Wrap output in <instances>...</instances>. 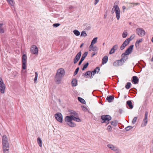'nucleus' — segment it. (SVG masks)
<instances>
[{
	"mask_svg": "<svg viewBox=\"0 0 153 153\" xmlns=\"http://www.w3.org/2000/svg\"><path fill=\"white\" fill-rule=\"evenodd\" d=\"M69 111L71 115L70 116H66L65 118V121L67 124L70 127H74L76 126V124L72 121L80 122L81 120L79 118L78 113L76 111L72 110H70Z\"/></svg>",
	"mask_w": 153,
	"mask_h": 153,
	"instance_id": "1",
	"label": "nucleus"
},
{
	"mask_svg": "<svg viewBox=\"0 0 153 153\" xmlns=\"http://www.w3.org/2000/svg\"><path fill=\"white\" fill-rule=\"evenodd\" d=\"M65 71L62 68L58 69L55 76L54 81L56 84H59L61 83L62 79L64 76Z\"/></svg>",
	"mask_w": 153,
	"mask_h": 153,
	"instance_id": "2",
	"label": "nucleus"
},
{
	"mask_svg": "<svg viewBox=\"0 0 153 153\" xmlns=\"http://www.w3.org/2000/svg\"><path fill=\"white\" fill-rule=\"evenodd\" d=\"M3 149L4 153H9L10 149L9 144L7 136L4 135L2 137Z\"/></svg>",
	"mask_w": 153,
	"mask_h": 153,
	"instance_id": "3",
	"label": "nucleus"
},
{
	"mask_svg": "<svg viewBox=\"0 0 153 153\" xmlns=\"http://www.w3.org/2000/svg\"><path fill=\"white\" fill-rule=\"evenodd\" d=\"M119 3V1H115L114 3L113 7L111 10V13L113 14L115 12L117 20H119L120 16V11L118 4Z\"/></svg>",
	"mask_w": 153,
	"mask_h": 153,
	"instance_id": "4",
	"label": "nucleus"
},
{
	"mask_svg": "<svg viewBox=\"0 0 153 153\" xmlns=\"http://www.w3.org/2000/svg\"><path fill=\"white\" fill-rule=\"evenodd\" d=\"M101 118L103 121L102 122V123H106L107 125L109 123V121L111 119V117L109 115H103L101 117Z\"/></svg>",
	"mask_w": 153,
	"mask_h": 153,
	"instance_id": "5",
	"label": "nucleus"
},
{
	"mask_svg": "<svg viewBox=\"0 0 153 153\" xmlns=\"http://www.w3.org/2000/svg\"><path fill=\"white\" fill-rule=\"evenodd\" d=\"M107 147L111 150L115 152L116 153H120V150L116 146L111 144L107 145Z\"/></svg>",
	"mask_w": 153,
	"mask_h": 153,
	"instance_id": "6",
	"label": "nucleus"
},
{
	"mask_svg": "<svg viewBox=\"0 0 153 153\" xmlns=\"http://www.w3.org/2000/svg\"><path fill=\"white\" fill-rule=\"evenodd\" d=\"M5 88V85L2 79L0 77V91L1 93H4Z\"/></svg>",
	"mask_w": 153,
	"mask_h": 153,
	"instance_id": "7",
	"label": "nucleus"
},
{
	"mask_svg": "<svg viewBox=\"0 0 153 153\" xmlns=\"http://www.w3.org/2000/svg\"><path fill=\"white\" fill-rule=\"evenodd\" d=\"M27 57L26 54H24L22 57V68L23 69H25L27 67Z\"/></svg>",
	"mask_w": 153,
	"mask_h": 153,
	"instance_id": "8",
	"label": "nucleus"
},
{
	"mask_svg": "<svg viewBox=\"0 0 153 153\" xmlns=\"http://www.w3.org/2000/svg\"><path fill=\"white\" fill-rule=\"evenodd\" d=\"M136 32L137 34L140 37L144 36L145 34V31L142 28H137L136 30Z\"/></svg>",
	"mask_w": 153,
	"mask_h": 153,
	"instance_id": "9",
	"label": "nucleus"
},
{
	"mask_svg": "<svg viewBox=\"0 0 153 153\" xmlns=\"http://www.w3.org/2000/svg\"><path fill=\"white\" fill-rule=\"evenodd\" d=\"M55 117L59 122L62 123L63 120V117L62 114L60 113H57L55 114Z\"/></svg>",
	"mask_w": 153,
	"mask_h": 153,
	"instance_id": "10",
	"label": "nucleus"
},
{
	"mask_svg": "<svg viewBox=\"0 0 153 153\" xmlns=\"http://www.w3.org/2000/svg\"><path fill=\"white\" fill-rule=\"evenodd\" d=\"M148 112L146 111L145 112L144 118L143 120V123L141 124V127H144L146 125L148 122Z\"/></svg>",
	"mask_w": 153,
	"mask_h": 153,
	"instance_id": "11",
	"label": "nucleus"
},
{
	"mask_svg": "<svg viewBox=\"0 0 153 153\" xmlns=\"http://www.w3.org/2000/svg\"><path fill=\"white\" fill-rule=\"evenodd\" d=\"M30 51L33 54H37L38 53V48L36 45L32 46L30 48Z\"/></svg>",
	"mask_w": 153,
	"mask_h": 153,
	"instance_id": "12",
	"label": "nucleus"
},
{
	"mask_svg": "<svg viewBox=\"0 0 153 153\" xmlns=\"http://www.w3.org/2000/svg\"><path fill=\"white\" fill-rule=\"evenodd\" d=\"M82 52L81 51L79 52L76 56L75 58L74 59V64L76 63L79 59L81 55Z\"/></svg>",
	"mask_w": 153,
	"mask_h": 153,
	"instance_id": "13",
	"label": "nucleus"
},
{
	"mask_svg": "<svg viewBox=\"0 0 153 153\" xmlns=\"http://www.w3.org/2000/svg\"><path fill=\"white\" fill-rule=\"evenodd\" d=\"M134 45H131L127 48V49L125 51V54L128 55L131 53L132 52L133 49Z\"/></svg>",
	"mask_w": 153,
	"mask_h": 153,
	"instance_id": "14",
	"label": "nucleus"
},
{
	"mask_svg": "<svg viewBox=\"0 0 153 153\" xmlns=\"http://www.w3.org/2000/svg\"><path fill=\"white\" fill-rule=\"evenodd\" d=\"M88 54V52H85L82 55V57L80 59V61H79L78 65H80L82 63V62L84 60L85 57L87 56Z\"/></svg>",
	"mask_w": 153,
	"mask_h": 153,
	"instance_id": "15",
	"label": "nucleus"
},
{
	"mask_svg": "<svg viewBox=\"0 0 153 153\" xmlns=\"http://www.w3.org/2000/svg\"><path fill=\"white\" fill-rule=\"evenodd\" d=\"M117 48L118 45H114L110 51L109 52V54H111L114 53L115 51L117 50Z\"/></svg>",
	"mask_w": 153,
	"mask_h": 153,
	"instance_id": "16",
	"label": "nucleus"
},
{
	"mask_svg": "<svg viewBox=\"0 0 153 153\" xmlns=\"http://www.w3.org/2000/svg\"><path fill=\"white\" fill-rule=\"evenodd\" d=\"M127 55L125 54L124 53H123L121 55V57L122 58L121 59L124 62H125L126 60L128 59V57Z\"/></svg>",
	"mask_w": 153,
	"mask_h": 153,
	"instance_id": "17",
	"label": "nucleus"
},
{
	"mask_svg": "<svg viewBox=\"0 0 153 153\" xmlns=\"http://www.w3.org/2000/svg\"><path fill=\"white\" fill-rule=\"evenodd\" d=\"M139 81V79L136 76H134L132 77V82H134V84H137Z\"/></svg>",
	"mask_w": 153,
	"mask_h": 153,
	"instance_id": "18",
	"label": "nucleus"
},
{
	"mask_svg": "<svg viewBox=\"0 0 153 153\" xmlns=\"http://www.w3.org/2000/svg\"><path fill=\"white\" fill-rule=\"evenodd\" d=\"M108 60V57L105 56L103 58L102 60V64L104 65L105 64Z\"/></svg>",
	"mask_w": 153,
	"mask_h": 153,
	"instance_id": "19",
	"label": "nucleus"
},
{
	"mask_svg": "<svg viewBox=\"0 0 153 153\" xmlns=\"http://www.w3.org/2000/svg\"><path fill=\"white\" fill-rule=\"evenodd\" d=\"M114 97L112 96H108L106 98V100H108V102H111L114 99Z\"/></svg>",
	"mask_w": 153,
	"mask_h": 153,
	"instance_id": "20",
	"label": "nucleus"
},
{
	"mask_svg": "<svg viewBox=\"0 0 153 153\" xmlns=\"http://www.w3.org/2000/svg\"><path fill=\"white\" fill-rule=\"evenodd\" d=\"M71 84L72 86H76L77 85V80L76 79H73L71 81Z\"/></svg>",
	"mask_w": 153,
	"mask_h": 153,
	"instance_id": "21",
	"label": "nucleus"
},
{
	"mask_svg": "<svg viewBox=\"0 0 153 153\" xmlns=\"http://www.w3.org/2000/svg\"><path fill=\"white\" fill-rule=\"evenodd\" d=\"M132 36V35L131 36L130 38L126 39L123 42V43L126 46L128 45L129 44V42L131 40V38Z\"/></svg>",
	"mask_w": 153,
	"mask_h": 153,
	"instance_id": "22",
	"label": "nucleus"
},
{
	"mask_svg": "<svg viewBox=\"0 0 153 153\" xmlns=\"http://www.w3.org/2000/svg\"><path fill=\"white\" fill-rule=\"evenodd\" d=\"M8 3L12 6H14L15 2L14 0H6Z\"/></svg>",
	"mask_w": 153,
	"mask_h": 153,
	"instance_id": "23",
	"label": "nucleus"
},
{
	"mask_svg": "<svg viewBox=\"0 0 153 153\" xmlns=\"http://www.w3.org/2000/svg\"><path fill=\"white\" fill-rule=\"evenodd\" d=\"M142 39H141L139 40H137L135 44V46L137 48L139 46V44L142 41Z\"/></svg>",
	"mask_w": 153,
	"mask_h": 153,
	"instance_id": "24",
	"label": "nucleus"
},
{
	"mask_svg": "<svg viewBox=\"0 0 153 153\" xmlns=\"http://www.w3.org/2000/svg\"><path fill=\"white\" fill-rule=\"evenodd\" d=\"M78 100L80 101V102L84 104H85L86 102L85 100L83 98L80 97H78Z\"/></svg>",
	"mask_w": 153,
	"mask_h": 153,
	"instance_id": "25",
	"label": "nucleus"
},
{
	"mask_svg": "<svg viewBox=\"0 0 153 153\" xmlns=\"http://www.w3.org/2000/svg\"><path fill=\"white\" fill-rule=\"evenodd\" d=\"M127 104L129 106L131 109L133 108V106L132 105V102L131 100H128L127 102Z\"/></svg>",
	"mask_w": 153,
	"mask_h": 153,
	"instance_id": "26",
	"label": "nucleus"
},
{
	"mask_svg": "<svg viewBox=\"0 0 153 153\" xmlns=\"http://www.w3.org/2000/svg\"><path fill=\"white\" fill-rule=\"evenodd\" d=\"M38 143L39 144V146L41 147L42 146V141L41 139L38 137L37 139Z\"/></svg>",
	"mask_w": 153,
	"mask_h": 153,
	"instance_id": "27",
	"label": "nucleus"
},
{
	"mask_svg": "<svg viewBox=\"0 0 153 153\" xmlns=\"http://www.w3.org/2000/svg\"><path fill=\"white\" fill-rule=\"evenodd\" d=\"M73 33L76 36H79L80 34V32L77 30H75L73 31Z\"/></svg>",
	"mask_w": 153,
	"mask_h": 153,
	"instance_id": "28",
	"label": "nucleus"
},
{
	"mask_svg": "<svg viewBox=\"0 0 153 153\" xmlns=\"http://www.w3.org/2000/svg\"><path fill=\"white\" fill-rule=\"evenodd\" d=\"M117 61L118 63L119 66L122 65L125 62L121 59L120 60H118Z\"/></svg>",
	"mask_w": 153,
	"mask_h": 153,
	"instance_id": "29",
	"label": "nucleus"
},
{
	"mask_svg": "<svg viewBox=\"0 0 153 153\" xmlns=\"http://www.w3.org/2000/svg\"><path fill=\"white\" fill-rule=\"evenodd\" d=\"M87 36V34L86 33V32L84 30H83L81 33V34L80 35L81 36H84L86 37Z\"/></svg>",
	"mask_w": 153,
	"mask_h": 153,
	"instance_id": "30",
	"label": "nucleus"
},
{
	"mask_svg": "<svg viewBox=\"0 0 153 153\" xmlns=\"http://www.w3.org/2000/svg\"><path fill=\"white\" fill-rule=\"evenodd\" d=\"M131 85V82H128L127 83L126 85L125 88L127 89H128L130 88Z\"/></svg>",
	"mask_w": 153,
	"mask_h": 153,
	"instance_id": "31",
	"label": "nucleus"
},
{
	"mask_svg": "<svg viewBox=\"0 0 153 153\" xmlns=\"http://www.w3.org/2000/svg\"><path fill=\"white\" fill-rule=\"evenodd\" d=\"M117 121L116 120L111 121V125L114 126H116L117 125Z\"/></svg>",
	"mask_w": 153,
	"mask_h": 153,
	"instance_id": "32",
	"label": "nucleus"
},
{
	"mask_svg": "<svg viewBox=\"0 0 153 153\" xmlns=\"http://www.w3.org/2000/svg\"><path fill=\"white\" fill-rule=\"evenodd\" d=\"M35 78L34 79V82L35 83L36 82L37 80V79L38 76V74L37 72H35Z\"/></svg>",
	"mask_w": 153,
	"mask_h": 153,
	"instance_id": "33",
	"label": "nucleus"
},
{
	"mask_svg": "<svg viewBox=\"0 0 153 153\" xmlns=\"http://www.w3.org/2000/svg\"><path fill=\"white\" fill-rule=\"evenodd\" d=\"M127 35H128V33L126 31H124L123 32V33L122 34V35L123 38H126L127 37Z\"/></svg>",
	"mask_w": 153,
	"mask_h": 153,
	"instance_id": "34",
	"label": "nucleus"
},
{
	"mask_svg": "<svg viewBox=\"0 0 153 153\" xmlns=\"http://www.w3.org/2000/svg\"><path fill=\"white\" fill-rule=\"evenodd\" d=\"M97 37L94 38L92 41L91 43H92V44H94L96 43L97 42Z\"/></svg>",
	"mask_w": 153,
	"mask_h": 153,
	"instance_id": "35",
	"label": "nucleus"
},
{
	"mask_svg": "<svg viewBox=\"0 0 153 153\" xmlns=\"http://www.w3.org/2000/svg\"><path fill=\"white\" fill-rule=\"evenodd\" d=\"M126 46V45L123 43L120 47V49L121 50H123Z\"/></svg>",
	"mask_w": 153,
	"mask_h": 153,
	"instance_id": "36",
	"label": "nucleus"
},
{
	"mask_svg": "<svg viewBox=\"0 0 153 153\" xmlns=\"http://www.w3.org/2000/svg\"><path fill=\"white\" fill-rule=\"evenodd\" d=\"M89 65V63L88 62L86 63L83 66V68H82V70L83 71L84 70L85 68H86Z\"/></svg>",
	"mask_w": 153,
	"mask_h": 153,
	"instance_id": "37",
	"label": "nucleus"
},
{
	"mask_svg": "<svg viewBox=\"0 0 153 153\" xmlns=\"http://www.w3.org/2000/svg\"><path fill=\"white\" fill-rule=\"evenodd\" d=\"M133 127L131 126H128L125 128V129L126 131H129L131 129L133 128Z\"/></svg>",
	"mask_w": 153,
	"mask_h": 153,
	"instance_id": "38",
	"label": "nucleus"
},
{
	"mask_svg": "<svg viewBox=\"0 0 153 153\" xmlns=\"http://www.w3.org/2000/svg\"><path fill=\"white\" fill-rule=\"evenodd\" d=\"M107 129L109 132H111L112 131L111 127V126L109 125L108 126Z\"/></svg>",
	"mask_w": 153,
	"mask_h": 153,
	"instance_id": "39",
	"label": "nucleus"
},
{
	"mask_svg": "<svg viewBox=\"0 0 153 153\" xmlns=\"http://www.w3.org/2000/svg\"><path fill=\"white\" fill-rule=\"evenodd\" d=\"M91 73V72L90 71H87L85 73V74H84V76H85L87 75L89 76V75H90Z\"/></svg>",
	"mask_w": 153,
	"mask_h": 153,
	"instance_id": "40",
	"label": "nucleus"
},
{
	"mask_svg": "<svg viewBox=\"0 0 153 153\" xmlns=\"http://www.w3.org/2000/svg\"><path fill=\"white\" fill-rule=\"evenodd\" d=\"M79 67H78L77 68H76V70L74 73V76L76 75L77 74L78 71H79Z\"/></svg>",
	"mask_w": 153,
	"mask_h": 153,
	"instance_id": "41",
	"label": "nucleus"
},
{
	"mask_svg": "<svg viewBox=\"0 0 153 153\" xmlns=\"http://www.w3.org/2000/svg\"><path fill=\"white\" fill-rule=\"evenodd\" d=\"M137 120V117H134L132 121V123L133 124H134L136 122Z\"/></svg>",
	"mask_w": 153,
	"mask_h": 153,
	"instance_id": "42",
	"label": "nucleus"
},
{
	"mask_svg": "<svg viewBox=\"0 0 153 153\" xmlns=\"http://www.w3.org/2000/svg\"><path fill=\"white\" fill-rule=\"evenodd\" d=\"M4 30L2 27H0V33H4Z\"/></svg>",
	"mask_w": 153,
	"mask_h": 153,
	"instance_id": "43",
	"label": "nucleus"
},
{
	"mask_svg": "<svg viewBox=\"0 0 153 153\" xmlns=\"http://www.w3.org/2000/svg\"><path fill=\"white\" fill-rule=\"evenodd\" d=\"M98 50V48L96 46H94L92 48V50L94 51H97Z\"/></svg>",
	"mask_w": 153,
	"mask_h": 153,
	"instance_id": "44",
	"label": "nucleus"
},
{
	"mask_svg": "<svg viewBox=\"0 0 153 153\" xmlns=\"http://www.w3.org/2000/svg\"><path fill=\"white\" fill-rule=\"evenodd\" d=\"M113 65L114 66H119L117 61L114 62L113 63Z\"/></svg>",
	"mask_w": 153,
	"mask_h": 153,
	"instance_id": "45",
	"label": "nucleus"
},
{
	"mask_svg": "<svg viewBox=\"0 0 153 153\" xmlns=\"http://www.w3.org/2000/svg\"><path fill=\"white\" fill-rule=\"evenodd\" d=\"M94 70L96 71V72L97 73H98L100 71V68L99 67H96Z\"/></svg>",
	"mask_w": 153,
	"mask_h": 153,
	"instance_id": "46",
	"label": "nucleus"
},
{
	"mask_svg": "<svg viewBox=\"0 0 153 153\" xmlns=\"http://www.w3.org/2000/svg\"><path fill=\"white\" fill-rule=\"evenodd\" d=\"M59 23H55L53 25V26L54 27H57L60 25Z\"/></svg>",
	"mask_w": 153,
	"mask_h": 153,
	"instance_id": "47",
	"label": "nucleus"
},
{
	"mask_svg": "<svg viewBox=\"0 0 153 153\" xmlns=\"http://www.w3.org/2000/svg\"><path fill=\"white\" fill-rule=\"evenodd\" d=\"M82 110L84 111H86L88 110L85 107L83 106H82Z\"/></svg>",
	"mask_w": 153,
	"mask_h": 153,
	"instance_id": "48",
	"label": "nucleus"
},
{
	"mask_svg": "<svg viewBox=\"0 0 153 153\" xmlns=\"http://www.w3.org/2000/svg\"><path fill=\"white\" fill-rule=\"evenodd\" d=\"M18 74V72L16 71H15L13 73V74L14 75V77H15V76H17V75Z\"/></svg>",
	"mask_w": 153,
	"mask_h": 153,
	"instance_id": "49",
	"label": "nucleus"
},
{
	"mask_svg": "<svg viewBox=\"0 0 153 153\" xmlns=\"http://www.w3.org/2000/svg\"><path fill=\"white\" fill-rule=\"evenodd\" d=\"M100 0H95L94 4L96 5L99 2Z\"/></svg>",
	"mask_w": 153,
	"mask_h": 153,
	"instance_id": "50",
	"label": "nucleus"
},
{
	"mask_svg": "<svg viewBox=\"0 0 153 153\" xmlns=\"http://www.w3.org/2000/svg\"><path fill=\"white\" fill-rule=\"evenodd\" d=\"M96 73V71L94 70V71H92L91 73V75H93L94 76L95 74Z\"/></svg>",
	"mask_w": 153,
	"mask_h": 153,
	"instance_id": "51",
	"label": "nucleus"
},
{
	"mask_svg": "<svg viewBox=\"0 0 153 153\" xmlns=\"http://www.w3.org/2000/svg\"><path fill=\"white\" fill-rule=\"evenodd\" d=\"M130 4H133L134 5V4H135L136 5H139L140 4V3H129Z\"/></svg>",
	"mask_w": 153,
	"mask_h": 153,
	"instance_id": "52",
	"label": "nucleus"
},
{
	"mask_svg": "<svg viewBox=\"0 0 153 153\" xmlns=\"http://www.w3.org/2000/svg\"><path fill=\"white\" fill-rule=\"evenodd\" d=\"M123 111V110L122 109H119V112L120 114H121L122 113Z\"/></svg>",
	"mask_w": 153,
	"mask_h": 153,
	"instance_id": "53",
	"label": "nucleus"
},
{
	"mask_svg": "<svg viewBox=\"0 0 153 153\" xmlns=\"http://www.w3.org/2000/svg\"><path fill=\"white\" fill-rule=\"evenodd\" d=\"M94 44H92V43H91V45L90 46V48H93L94 46Z\"/></svg>",
	"mask_w": 153,
	"mask_h": 153,
	"instance_id": "54",
	"label": "nucleus"
},
{
	"mask_svg": "<svg viewBox=\"0 0 153 153\" xmlns=\"http://www.w3.org/2000/svg\"><path fill=\"white\" fill-rule=\"evenodd\" d=\"M95 54V53H92L91 54V57H93Z\"/></svg>",
	"mask_w": 153,
	"mask_h": 153,
	"instance_id": "55",
	"label": "nucleus"
},
{
	"mask_svg": "<svg viewBox=\"0 0 153 153\" xmlns=\"http://www.w3.org/2000/svg\"><path fill=\"white\" fill-rule=\"evenodd\" d=\"M122 8L123 10H124L126 9V7L125 6H123L122 7Z\"/></svg>",
	"mask_w": 153,
	"mask_h": 153,
	"instance_id": "56",
	"label": "nucleus"
},
{
	"mask_svg": "<svg viewBox=\"0 0 153 153\" xmlns=\"http://www.w3.org/2000/svg\"><path fill=\"white\" fill-rule=\"evenodd\" d=\"M4 25V24L3 23H0V27H2V26Z\"/></svg>",
	"mask_w": 153,
	"mask_h": 153,
	"instance_id": "57",
	"label": "nucleus"
},
{
	"mask_svg": "<svg viewBox=\"0 0 153 153\" xmlns=\"http://www.w3.org/2000/svg\"><path fill=\"white\" fill-rule=\"evenodd\" d=\"M106 16H107L106 14H105L104 15V18H106Z\"/></svg>",
	"mask_w": 153,
	"mask_h": 153,
	"instance_id": "58",
	"label": "nucleus"
},
{
	"mask_svg": "<svg viewBox=\"0 0 153 153\" xmlns=\"http://www.w3.org/2000/svg\"><path fill=\"white\" fill-rule=\"evenodd\" d=\"M83 43H82L80 46V48H81L82 47V46H83Z\"/></svg>",
	"mask_w": 153,
	"mask_h": 153,
	"instance_id": "59",
	"label": "nucleus"
},
{
	"mask_svg": "<svg viewBox=\"0 0 153 153\" xmlns=\"http://www.w3.org/2000/svg\"><path fill=\"white\" fill-rule=\"evenodd\" d=\"M151 62H153V56H152V59H151Z\"/></svg>",
	"mask_w": 153,
	"mask_h": 153,
	"instance_id": "60",
	"label": "nucleus"
},
{
	"mask_svg": "<svg viewBox=\"0 0 153 153\" xmlns=\"http://www.w3.org/2000/svg\"><path fill=\"white\" fill-rule=\"evenodd\" d=\"M93 75H91V76H90V78H92L93 77Z\"/></svg>",
	"mask_w": 153,
	"mask_h": 153,
	"instance_id": "61",
	"label": "nucleus"
},
{
	"mask_svg": "<svg viewBox=\"0 0 153 153\" xmlns=\"http://www.w3.org/2000/svg\"><path fill=\"white\" fill-rule=\"evenodd\" d=\"M130 7H134V5L133 4V5H131V6H130Z\"/></svg>",
	"mask_w": 153,
	"mask_h": 153,
	"instance_id": "62",
	"label": "nucleus"
},
{
	"mask_svg": "<svg viewBox=\"0 0 153 153\" xmlns=\"http://www.w3.org/2000/svg\"><path fill=\"white\" fill-rule=\"evenodd\" d=\"M152 42H153V37L152 38Z\"/></svg>",
	"mask_w": 153,
	"mask_h": 153,
	"instance_id": "63",
	"label": "nucleus"
},
{
	"mask_svg": "<svg viewBox=\"0 0 153 153\" xmlns=\"http://www.w3.org/2000/svg\"><path fill=\"white\" fill-rule=\"evenodd\" d=\"M104 44H105V43H103V45H104Z\"/></svg>",
	"mask_w": 153,
	"mask_h": 153,
	"instance_id": "64",
	"label": "nucleus"
}]
</instances>
